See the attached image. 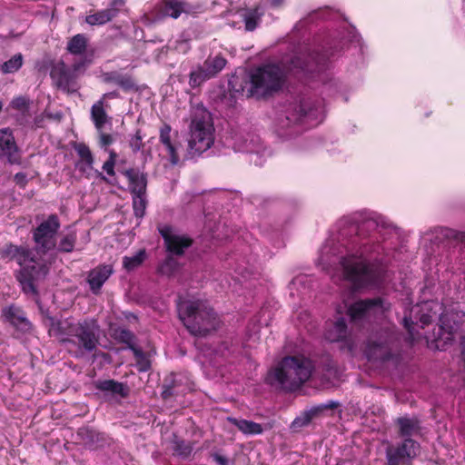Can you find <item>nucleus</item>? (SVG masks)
<instances>
[{
	"label": "nucleus",
	"instance_id": "1",
	"mask_svg": "<svg viewBox=\"0 0 465 465\" xmlns=\"http://www.w3.org/2000/svg\"><path fill=\"white\" fill-rule=\"evenodd\" d=\"M50 336L55 337L65 345L74 358L95 351L100 344V326L95 319L86 318L74 321L73 318L48 316L45 320Z\"/></svg>",
	"mask_w": 465,
	"mask_h": 465
},
{
	"label": "nucleus",
	"instance_id": "2",
	"mask_svg": "<svg viewBox=\"0 0 465 465\" xmlns=\"http://www.w3.org/2000/svg\"><path fill=\"white\" fill-rule=\"evenodd\" d=\"M285 77V72L280 65L266 64L252 69L245 78L233 77L229 81V86L236 94L262 99L280 91Z\"/></svg>",
	"mask_w": 465,
	"mask_h": 465
},
{
	"label": "nucleus",
	"instance_id": "3",
	"mask_svg": "<svg viewBox=\"0 0 465 465\" xmlns=\"http://www.w3.org/2000/svg\"><path fill=\"white\" fill-rule=\"evenodd\" d=\"M313 370L314 364L309 358L287 356L268 372L266 382L287 391H296L306 382L321 381L322 385L328 387L331 380H309Z\"/></svg>",
	"mask_w": 465,
	"mask_h": 465
},
{
	"label": "nucleus",
	"instance_id": "4",
	"mask_svg": "<svg viewBox=\"0 0 465 465\" xmlns=\"http://www.w3.org/2000/svg\"><path fill=\"white\" fill-rule=\"evenodd\" d=\"M177 311L179 319L193 336L205 337L220 325L217 314L203 301L179 300Z\"/></svg>",
	"mask_w": 465,
	"mask_h": 465
},
{
	"label": "nucleus",
	"instance_id": "5",
	"mask_svg": "<svg viewBox=\"0 0 465 465\" xmlns=\"http://www.w3.org/2000/svg\"><path fill=\"white\" fill-rule=\"evenodd\" d=\"M213 127L205 111L196 113L191 121L188 154L193 158L207 151L213 143Z\"/></svg>",
	"mask_w": 465,
	"mask_h": 465
},
{
	"label": "nucleus",
	"instance_id": "6",
	"mask_svg": "<svg viewBox=\"0 0 465 465\" xmlns=\"http://www.w3.org/2000/svg\"><path fill=\"white\" fill-rule=\"evenodd\" d=\"M341 241H344V242L341 243L339 248H342V250L333 248L331 257H329V252L332 248L329 245L324 246L322 250L320 262L322 265H330V274L333 283L339 285L343 291H348L349 260L346 247L347 240L341 238Z\"/></svg>",
	"mask_w": 465,
	"mask_h": 465
},
{
	"label": "nucleus",
	"instance_id": "7",
	"mask_svg": "<svg viewBox=\"0 0 465 465\" xmlns=\"http://www.w3.org/2000/svg\"><path fill=\"white\" fill-rule=\"evenodd\" d=\"M341 241H344V242L341 243L339 248H342V250L333 248L331 257H329V252L332 248L329 245L324 246L322 250L320 262L322 265H330V274L333 283L339 285L343 291H348L349 260L346 247L347 240L341 238Z\"/></svg>",
	"mask_w": 465,
	"mask_h": 465
},
{
	"label": "nucleus",
	"instance_id": "8",
	"mask_svg": "<svg viewBox=\"0 0 465 465\" xmlns=\"http://www.w3.org/2000/svg\"><path fill=\"white\" fill-rule=\"evenodd\" d=\"M49 267L36 260L34 253V261L20 265V269L15 272V279L19 282L24 293L32 297L39 295L38 285L48 274Z\"/></svg>",
	"mask_w": 465,
	"mask_h": 465
},
{
	"label": "nucleus",
	"instance_id": "9",
	"mask_svg": "<svg viewBox=\"0 0 465 465\" xmlns=\"http://www.w3.org/2000/svg\"><path fill=\"white\" fill-rule=\"evenodd\" d=\"M344 294L342 302L339 303L335 308L333 320L326 326L324 337L330 342H341V349L349 350V302L346 292L341 288Z\"/></svg>",
	"mask_w": 465,
	"mask_h": 465
},
{
	"label": "nucleus",
	"instance_id": "10",
	"mask_svg": "<svg viewBox=\"0 0 465 465\" xmlns=\"http://www.w3.org/2000/svg\"><path fill=\"white\" fill-rule=\"evenodd\" d=\"M60 227L61 223L58 215L52 213L33 229L32 237L35 243V250L38 254L45 255L56 248L57 233Z\"/></svg>",
	"mask_w": 465,
	"mask_h": 465
},
{
	"label": "nucleus",
	"instance_id": "11",
	"mask_svg": "<svg viewBox=\"0 0 465 465\" xmlns=\"http://www.w3.org/2000/svg\"><path fill=\"white\" fill-rule=\"evenodd\" d=\"M420 445L411 438L397 443H388L385 450V465H411L419 455Z\"/></svg>",
	"mask_w": 465,
	"mask_h": 465
},
{
	"label": "nucleus",
	"instance_id": "12",
	"mask_svg": "<svg viewBox=\"0 0 465 465\" xmlns=\"http://www.w3.org/2000/svg\"><path fill=\"white\" fill-rule=\"evenodd\" d=\"M381 281V272L377 266L351 261V292L361 288L375 287Z\"/></svg>",
	"mask_w": 465,
	"mask_h": 465
},
{
	"label": "nucleus",
	"instance_id": "13",
	"mask_svg": "<svg viewBox=\"0 0 465 465\" xmlns=\"http://www.w3.org/2000/svg\"><path fill=\"white\" fill-rule=\"evenodd\" d=\"M200 7L182 0H160L153 6L151 14L153 21H161L166 17L177 19L183 13L195 14Z\"/></svg>",
	"mask_w": 465,
	"mask_h": 465
},
{
	"label": "nucleus",
	"instance_id": "14",
	"mask_svg": "<svg viewBox=\"0 0 465 465\" xmlns=\"http://www.w3.org/2000/svg\"><path fill=\"white\" fill-rule=\"evenodd\" d=\"M50 77L57 89L68 94L76 93L80 88L77 82L78 74L72 72L63 60L52 64Z\"/></svg>",
	"mask_w": 465,
	"mask_h": 465
},
{
	"label": "nucleus",
	"instance_id": "15",
	"mask_svg": "<svg viewBox=\"0 0 465 465\" xmlns=\"http://www.w3.org/2000/svg\"><path fill=\"white\" fill-rule=\"evenodd\" d=\"M396 341L393 333L385 332L377 341H370L365 349L369 361H387L392 358V350Z\"/></svg>",
	"mask_w": 465,
	"mask_h": 465
},
{
	"label": "nucleus",
	"instance_id": "16",
	"mask_svg": "<svg viewBox=\"0 0 465 465\" xmlns=\"http://www.w3.org/2000/svg\"><path fill=\"white\" fill-rule=\"evenodd\" d=\"M158 231L163 239L166 251L171 255L182 256L185 250L193 244V240L190 237L174 233L170 225L160 226Z\"/></svg>",
	"mask_w": 465,
	"mask_h": 465
},
{
	"label": "nucleus",
	"instance_id": "17",
	"mask_svg": "<svg viewBox=\"0 0 465 465\" xmlns=\"http://www.w3.org/2000/svg\"><path fill=\"white\" fill-rule=\"evenodd\" d=\"M325 62V55L318 52H312L307 55H294L291 59L289 70L300 69L307 74H314L324 68Z\"/></svg>",
	"mask_w": 465,
	"mask_h": 465
},
{
	"label": "nucleus",
	"instance_id": "18",
	"mask_svg": "<svg viewBox=\"0 0 465 465\" xmlns=\"http://www.w3.org/2000/svg\"><path fill=\"white\" fill-rule=\"evenodd\" d=\"M0 151L11 164L20 163L19 148L13 131L8 127L0 129Z\"/></svg>",
	"mask_w": 465,
	"mask_h": 465
},
{
	"label": "nucleus",
	"instance_id": "19",
	"mask_svg": "<svg viewBox=\"0 0 465 465\" xmlns=\"http://www.w3.org/2000/svg\"><path fill=\"white\" fill-rule=\"evenodd\" d=\"M5 320L17 331L27 333L32 330V323L26 318L25 312L15 305H10L2 310Z\"/></svg>",
	"mask_w": 465,
	"mask_h": 465
},
{
	"label": "nucleus",
	"instance_id": "20",
	"mask_svg": "<svg viewBox=\"0 0 465 465\" xmlns=\"http://www.w3.org/2000/svg\"><path fill=\"white\" fill-rule=\"evenodd\" d=\"M0 259L15 261L19 265H23L27 261H34V252L27 247L6 243L0 248Z\"/></svg>",
	"mask_w": 465,
	"mask_h": 465
},
{
	"label": "nucleus",
	"instance_id": "21",
	"mask_svg": "<svg viewBox=\"0 0 465 465\" xmlns=\"http://www.w3.org/2000/svg\"><path fill=\"white\" fill-rule=\"evenodd\" d=\"M94 388L102 391L104 396L126 398L130 394V388L126 383L112 379L98 380L94 381Z\"/></svg>",
	"mask_w": 465,
	"mask_h": 465
},
{
	"label": "nucleus",
	"instance_id": "22",
	"mask_svg": "<svg viewBox=\"0 0 465 465\" xmlns=\"http://www.w3.org/2000/svg\"><path fill=\"white\" fill-rule=\"evenodd\" d=\"M114 269L110 264H102L91 270L87 276V282L94 294H99L102 286L113 274Z\"/></svg>",
	"mask_w": 465,
	"mask_h": 465
},
{
	"label": "nucleus",
	"instance_id": "23",
	"mask_svg": "<svg viewBox=\"0 0 465 465\" xmlns=\"http://www.w3.org/2000/svg\"><path fill=\"white\" fill-rule=\"evenodd\" d=\"M383 300L381 297L360 300L351 304V322L364 317L366 314L381 309Z\"/></svg>",
	"mask_w": 465,
	"mask_h": 465
},
{
	"label": "nucleus",
	"instance_id": "24",
	"mask_svg": "<svg viewBox=\"0 0 465 465\" xmlns=\"http://www.w3.org/2000/svg\"><path fill=\"white\" fill-rule=\"evenodd\" d=\"M128 180V187L133 194H146V174L135 168L124 169L121 172Z\"/></svg>",
	"mask_w": 465,
	"mask_h": 465
},
{
	"label": "nucleus",
	"instance_id": "25",
	"mask_svg": "<svg viewBox=\"0 0 465 465\" xmlns=\"http://www.w3.org/2000/svg\"><path fill=\"white\" fill-rule=\"evenodd\" d=\"M377 226V221L371 217L363 216L358 219L356 213L351 215V232L355 231V233L359 236H367L371 232L374 231Z\"/></svg>",
	"mask_w": 465,
	"mask_h": 465
},
{
	"label": "nucleus",
	"instance_id": "26",
	"mask_svg": "<svg viewBox=\"0 0 465 465\" xmlns=\"http://www.w3.org/2000/svg\"><path fill=\"white\" fill-rule=\"evenodd\" d=\"M77 436L83 443L89 448H97L102 446L105 441V438L103 433H100L89 427L80 428L77 430Z\"/></svg>",
	"mask_w": 465,
	"mask_h": 465
},
{
	"label": "nucleus",
	"instance_id": "27",
	"mask_svg": "<svg viewBox=\"0 0 465 465\" xmlns=\"http://www.w3.org/2000/svg\"><path fill=\"white\" fill-rule=\"evenodd\" d=\"M171 126L164 124L160 129V142L165 146L170 162L173 165H176L179 163V155L177 153V148L171 141Z\"/></svg>",
	"mask_w": 465,
	"mask_h": 465
},
{
	"label": "nucleus",
	"instance_id": "28",
	"mask_svg": "<svg viewBox=\"0 0 465 465\" xmlns=\"http://www.w3.org/2000/svg\"><path fill=\"white\" fill-rule=\"evenodd\" d=\"M104 82L114 83L119 85L124 91H136L137 87L131 75L122 74L117 72H110L104 74Z\"/></svg>",
	"mask_w": 465,
	"mask_h": 465
},
{
	"label": "nucleus",
	"instance_id": "29",
	"mask_svg": "<svg viewBox=\"0 0 465 465\" xmlns=\"http://www.w3.org/2000/svg\"><path fill=\"white\" fill-rule=\"evenodd\" d=\"M227 420L246 435H259L263 432L262 425L252 420L236 419L234 417H228Z\"/></svg>",
	"mask_w": 465,
	"mask_h": 465
},
{
	"label": "nucleus",
	"instance_id": "30",
	"mask_svg": "<svg viewBox=\"0 0 465 465\" xmlns=\"http://www.w3.org/2000/svg\"><path fill=\"white\" fill-rule=\"evenodd\" d=\"M399 426V435L404 439L411 438V436L420 432V426L417 419L408 417H401L396 421Z\"/></svg>",
	"mask_w": 465,
	"mask_h": 465
},
{
	"label": "nucleus",
	"instance_id": "31",
	"mask_svg": "<svg viewBox=\"0 0 465 465\" xmlns=\"http://www.w3.org/2000/svg\"><path fill=\"white\" fill-rule=\"evenodd\" d=\"M226 64V59L223 55L217 54L214 56L209 55L201 64L213 77H215L225 67Z\"/></svg>",
	"mask_w": 465,
	"mask_h": 465
},
{
	"label": "nucleus",
	"instance_id": "32",
	"mask_svg": "<svg viewBox=\"0 0 465 465\" xmlns=\"http://www.w3.org/2000/svg\"><path fill=\"white\" fill-rule=\"evenodd\" d=\"M307 114L308 111L306 105L303 103L294 104L286 112L285 120L287 124H282V126H289L291 124H298L299 122H301L302 117L307 115Z\"/></svg>",
	"mask_w": 465,
	"mask_h": 465
},
{
	"label": "nucleus",
	"instance_id": "33",
	"mask_svg": "<svg viewBox=\"0 0 465 465\" xmlns=\"http://www.w3.org/2000/svg\"><path fill=\"white\" fill-rule=\"evenodd\" d=\"M212 78L213 77L202 66V64H198L189 74V85L192 88H197Z\"/></svg>",
	"mask_w": 465,
	"mask_h": 465
},
{
	"label": "nucleus",
	"instance_id": "34",
	"mask_svg": "<svg viewBox=\"0 0 465 465\" xmlns=\"http://www.w3.org/2000/svg\"><path fill=\"white\" fill-rule=\"evenodd\" d=\"M212 78L213 77L202 66V64H198L189 74V85L192 88H197Z\"/></svg>",
	"mask_w": 465,
	"mask_h": 465
},
{
	"label": "nucleus",
	"instance_id": "35",
	"mask_svg": "<svg viewBox=\"0 0 465 465\" xmlns=\"http://www.w3.org/2000/svg\"><path fill=\"white\" fill-rule=\"evenodd\" d=\"M115 17V12L113 10H101L95 14L89 15L85 17V22L90 25H102L110 22Z\"/></svg>",
	"mask_w": 465,
	"mask_h": 465
},
{
	"label": "nucleus",
	"instance_id": "36",
	"mask_svg": "<svg viewBox=\"0 0 465 465\" xmlns=\"http://www.w3.org/2000/svg\"><path fill=\"white\" fill-rule=\"evenodd\" d=\"M262 13L260 12L259 7L247 10L243 15V23L246 31L252 32L259 25Z\"/></svg>",
	"mask_w": 465,
	"mask_h": 465
},
{
	"label": "nucleus",
	"instance_id": "37",
	"mask_svg": "<svg viewBox=\"0 0 465 465\" xmlns=\"http://www.w3.org/2000/svg\"><path fill=\"white\" fill-rule=\"evenodd\" d=\"M87 47V38L84 35L78 34L73 36L67 43V51L72 54H83Z\"/></svg>",
	"mask_w": 465,
	"mask_h": 465
},
{
	"label": "nucleus",
	"instance_id": "38",
	"mask_svg": "<svg viewBox=\"0 0 465 465\" xmlns=\"http://www.w3.org/2000/svg\"><path fill=\"white\" fill-rule=\"evenodd\" d=\"M179 382L175 380L173 375H170L165 378L163 383V391L161 396L163 400L168 401L173 397H176L180 394L178 391Z\"/></svg>",
	"mask_w": 465,
	"mask_h": 465
},
{
	"label": "nucleus",
	"instance_id": "39",
	"mask_svg": "<svg viewBox=\"0 0 465 465\" xmlns=\"http://www.w3.org/2000/svg\"><path fill=\"white\" fill-rule=\"evenodd\" d=\"M74 149L77 153L80 160L77 163H83L87 164L88 168H93L94 163V157L89 148L84 143H75Z\"/></svg>",
	"mask_w": 465,
	"mask_h": 465
},
{
	"label": "nucleus",
	"instance_id": "40",
	"mask_svg": "<svg viewBox=\"0 0 465 465\" xmlns=\"http://www.w3.org/2000/svg\"><path fill=\"white\" fill-rule=\"evenodd\" d=\"M91 116L96 129L101 130L107 122V114L103 107L102 101L92 106Z\"/></svg>",
	"mask_w": 465,
	"mask_h": 465
},
{
	"label": "nucleus",
	"instance_id": "41",
	"mask_svg": "<svg viewBox=\"0 0 465 465\" xmlns=\"http://www.w3.org/2000/svg\"><path fill=\"white\" fill-rule=\"evenodd\" d=\"M114 338L121 343H124L132 351V348H136L134 344L135 335L128 329L116 328L114 331Z\"/></svg>",
	"mask_w": 465,
	"mask_h": 465
},
{
	"label": "nucleus",
	"instance_id": "42",
	"mask_svg": "<svg viewBox=\"0 0 465 465\" xmlns=\"http://www.w3.org/2000/svg\"><path fill=\"white\" fill-rule=\"evenodd\" d=\"M24 57L22 54H16L8 61L0 64V70L3 74H13L17 72L23 65Z\"/></svg>",
	"mask_w": 465,
	"mask_h": 465
},
{
	"label": "nucleus",
	"instance_id": "43",
	"mask_svg": "<svg viewBox=\"0 0 465 465\" xmlns=\"http://www.w3.org/2000/svg\"><path fill=\"white\" fill-rule=\"evenodd\" d=\"M76 233L74 232L64 235L59 243L56 245V250L59 252H71L74 251L76 242Z\"/></svg>",
	"mask_w": 465,
	"mask_h": 465
},
{
	"label": "nucleus",
	"instance_id": "44",
	"mask_svg": "<svg viewBox=\"0 0 465 465\" xmlns=\"http://www.w3.org/2000/svg\"><path fill=\"white\" fill-rule=\"evenodd\" d=\"M133 208L136 218L141 219L145 214L147 206L146 194H133Z\"/></svg>",
	"mask_w": 465,
	"mask_h": 465
},
{
	"label": "nucleus",
	"instance_id": "45",
	"mask_svg": "<svg viewBox=\"0 0 465 465\" xmlns=\"http://www.w3.org/2000/svg\"><path fill=\"white\" fill-rule=\"evenodd\" d=\"M145 258V251L140 250L135 255L123 259V265L127 271H133L139 267Z\"/></svg>",
	"mask_w": 465,
	"mask_h": 465
},
{
	"label": "nucleus",
	"instance_id": "46",
	"mask_svg": "<svg viewBox=\"0 0 465 465\" xmlns=\"http://www.w3.org/2000/svg\"><path fill=\"white\" fill-rule=\"evenodd\" d=\"M179 262L173 255H168L160 264L158 271L162 274L170 276L179 269Z\"/></svg>",
	"mask_w": 465,
	"mask_h": 465
},
{
	"label": "nucleus",
	"instance_id": "47",
	"mask_svg": "<svg viewBox=\"0 0 465 465\" xmlns=\"http://www.w3.org/2000/svg\"><path fill=\"white\" fill-rule=\"evenodd\" d=\"M132 351L136 360V365L140 371H147L151 368V362L142 349L132 348Z\"/></svg>",
	"mask_w": 465,
	"mask_h": 465
},
{
	"label": "nucleus",
	"instance_id": "48",
	"mask_svg": "<svg viewBox=\"0 0 465 465\" xmlns=\"http://www.w3.org/2000/svg\"><path fill=\"white\" fill-rule=\"evenodd\" d=\"M351 48H357L359 53L363 56L365 54V51L367 50V46L364 45V42L356 30L354 26L351 25Z\"/></svg>",
	"mask_w": 465,
	"mask_h": 465
},
{
	"label": "nucleus",
	"instance_id": "49",
	"mask_svg": "<svg viewBox=\"0 0 465 465\" xmlns=\"http://www.w3.org/2000/svg\"><path fill=\"white\" fill-rule=\"evenodd\" d=\"M32 114L30 112V107L25 108L24 110L17 111L15 114V119L16 123L21 126L25 127H33L32 125Z\"/></svg>",
	"mask_w": 465,
	"mask_h": 465
},
{
	"label": "nucleus",
	"instance_id": "50",
	"mask_svg": "<svg viewBox=\"0 0 465 465\" xmlns=\"http://www.w3.org/2000/svg\"><path fill=\"white\" fill-rule=\"evenodd\" d=\"M128 143L133 153H136L137 152L142 150L144 146V143L143 142L142 131L140 129H137L135 134L130 136Z\"/></svg>",
	"mask_w": 465,
	"mask_h": 465
},
{
	"label": "nucleus",
	"instance_id": "51",
	"mask_svg": "<svg viewBox=\"0 0 465 465\" xmlns=\"http://www.w3.org/2000/svg\"><path fill=\"white\" fill-rule=\"evenodd\" d=\"M337 406H338L337 402L331 401L328 403H322V404L314 406L306 411L311 415V417L312 419H314V418L318 417L319 415H321L325 410L334 409Z\"/></svg>",
	"mask_w": 465,
	"mask_h": 465
},
{
	"label": "nucleus",
	"instance_id": "52",
	"mask_svg": "<svg viewBox=\"0 0 465 465\" xmlns=\"http://www.w3.org/2000/svg\"><path fill=\"white\" fill-rule=\"evenodd\" d=\"M31 103V100L27 96L20 95L12 99L10 107L14 110L20 111L29 108Z\"/></svg>",
	"mask_w": 465,
	"mask_h": 465
},
{
	"label": "nucleus",
	"instance_id": "53",
	"mask_svg": "<svg viewBox=\"0 0 465 465\" xmlns=\"http://www.w3.org/2000/svg\"><path fill=\"white\" fill-rule=\"evenodd\" d=\"M174 451L183 458L190 456L193 451V447L189 442H185L184 440H177L175 441Z\"/></svg>",
	"mask_w": 465,
	"mask_h": 465
},
{
	"label": "nucleus",
	"instance_id": "54",
	"mask_svg": "<svg viewBox=\"0 0 465 465\" xmlns=\"http://www.w3.org/2000/svg\"><path fill=\"white\" fill-rule=\"evenodd\" d=\"M313 419L311 417V415L304 411L302 416L297 417L292 423L291 428L294 430L302 428L304 426H307Z\"/></svg>",
	"mask_w": 465,
	"mask_h": 465
},
{
	"label": "nucleus",
	"instance_id": "55",
	"mask_svg": "<svg viewBox=\"0 0 465 465\" xmlns=\"http://www.w3.org/2000/svg\"><path fill=\"white\" fill-rule=\"evenodd\" d=\"M403 326L408 331V340L412 342L415 340V336L413 333L414 329V322L412 321L411 317L404 316L403 318Z\"/></svg>",
	"mask_w": 465,
	"mask_h": 465
},
{
	"label": "nucleus",
	"instance_id": "56",
	"mask_svg": "<svg viewBox=\"0 0 465 465\" xmlns=\"http://www.w3.org/2000/svg\"><path fill=\"white\" fill-rule=\"evenodd\" d=\"M190 40L189 39H179L176 42L175 49L178 52H182L183 54L187 53L190 50Z\"/></svg>",
	"mask_w": 465,
	"mask_h": 465
},
{
	"label": "nucleus",
	"instance_id": "57",
	"mask_svg": "<svg viewBox=\"0 0 465 465\" xmlns=\"http://www.w3.org/2000/svg\"><path fill=\"white\" fill-rule=\"evenodd\" d=\"M114 138L111 134L105 133H100L99 134V144L101 147H106L114 143Z\"/></svg>",
	"mask_w": 465,
	"mask_h": 465
},
{
	"label": "nucleus",
	"instance_id": "58",
	"mask_svg": "<svg viewBox=\"0 0 465 465\" xmlns=\"http://www.w3.org/2000/svg\"><path fill=\"white\" fill-rule=\"evenodd\" d=\"M124 4L125 0H111L110 6L107 9L114 11L116 16Z\"/></svg>",
	"mask_w": 465,
	"mask_h": 465
},
{
	"label": "nucleus",
	"instance_id": "59",
	"mask_svg": "<svg viewBox=\"0 0 465 465\" xmlns=\"http://www.w3.org/2000/svg\"><path fill=\"white\" fill-rule=\"evenodd\" d=\"M432 315L430 312H423L420 316V322L421 323V327L430 325L432 322Z\"/></svg>",
	"mask_w": 465,
	"mask_h": 465
},
{
	"label": "nucleus",
	"instance_id": "60",
	"mask_svg": "<svg viewBox=\"0 0 465 465\" xmlns=\"http://www.w3.org/2000/svg\"><path fill=\"white\" fill-rule=\"evenodd\" d=\"M85 64H86V60L81 59L80 61H77L73 64L71 70L74 74H78V72H80L82 69H84L85 67Z\"/></svg>",
	"mask_w": 465,
	"mask_h": 465
},
{
	"label": "nucleus",
	"instance_id": "61",
	"mask_svg": "<svg viewBox=\"0 0 465 465\" xmlns=\"http://www.w3.org/2000/svg\"><path fill=\"white\" fill-rule=\"evenodd\" d=\"M15 182L22 187H25L27 183L26 175L24 173H17L15 175Z\"/></svg>",
	"mask_w": 465,
	"mask_h": 465
},
{
	"label": "nucleus",
	"instance_id": "62",
	"mask_svg": "<svg viewBox=\"0 0 465 465\" xmlns=\"http://www.w3.org/2000/svg\"><path fill=\"white\" fill-rule=\"evenodd\" d=\"M114 165L115 163H113L111 161H105L103 164V169L108 175L112 176L114 175Z\"/></svg>",
	"mask_w": 465,
	"mask_h": 465
},
{
	"label": "nucleus",
	"instance_id": "63",
	"mask_svg": "<svg viewBox=\"0 0 465 465\" xmlns=\"http://www.w3.org/2000/svg\"><path fill=\"white\" fill-rule=\"evenodd\" d=\"M75 168H76V169H78V171H79L81 173H83V174L86 175V177H88V176H89V174H90V171H91V170H93V168H88V167H87V164L83 163H75Z\"/></svg>",
	"mask_w": 465,
	"mask_h": 465
},
{
	"label": "nucleus",
	"instance_id": "64",
	"mask_svg": "<svg viewBox=\"0 0 465 465\" xmlns=\"http://www.w3.org/2000/svg\"><path fill=\"white\" fill-rule=\"evenodd\" d=\"M213 459L220 465H228V460L225 457H223V456H221L219 454H215L213 456Z\"/></svg>",
	"mask_w": 465,
	"mask_h": 465
}]
</instances>
